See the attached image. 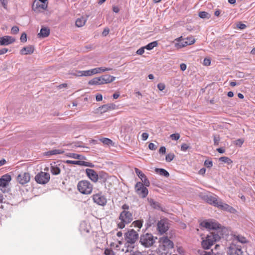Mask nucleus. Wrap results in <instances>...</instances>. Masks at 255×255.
<instances>
[{
    "mask_svg": "<svg viewBox=\"0 0 255 255\" xmlns=\"http://www.w3.org/2000/svg\"><path fill=\"white\" fill-rule=\"evenodd\" d=\"M50 34V29L45 27H42L40 32L38 34L39 37L44 38L47 37Z\"/></svg>",
    "mask_w": 255,
    "mask_h": 255,
    "instance_id": "25",
    "label": "nucleus"
},
{
    "mask_svg": "<svg viewBox=\"0 0 255 255\" xmlns=\"http://www.w3.org/2000/svg\"><path fill=\"white\" fill-rule=\"evenodd\" d=\"M234 240L242 244L246 243L247 242V239L244 237L240 235H235Z\"/></svg>",
    "mask_w": 255,
    "mask_h": 255,
    "instance_id": "29",
    "label": "nucleus"
},
{
    "mask_svg": "<svg viewBox=\"0 0 255 255\" xmlns=\"http://www.w3.org/2000/svg\"><path fill=\"white\" fill-rule=\"evenodd\" d=\"M65 162L68 164H77V165H82V161H75V160H67L65 161Z\"/></svg>",
    "mask_w": 255,
    "mask_h": 255,
    "instance_id": "40",
    "label": "nucleus"
},
{
    "mask_svg": "<svg viewBox=\"0 0 255 255\" xmlns=\"http://www.w3.org/2000/svg\"><path fill=\"white\" fill-rule=\"evenodd\" d=\"M180 69L182 71H185L186 69L187 66H186V65L185 63H182V64H180Z\"/></svg>",
    "mask_w": 255,
    "mask_h": 255,
    "instance_id": "64",
    "label": "nucleus"
},
{
    "mask_svg": "<svg viewBox=\"0 0 255 255\" xmlns=\"http://www.w3.org/2000/svg\"><path fill=\"white\" fill-rule=\"evenodd\" d=\"M157 45V41H153L151 43H149L147 45L144 46V48L147 50H150L152 49L154 47H156Z\"/></svg>",
    "mask_w": 255,
    "mask_h": 255,
    "instance_id": "35",
    "label": "nucleus"
},
{
    "mask_svg": "<svg viewBox=\"0 0 255 255\" xmlns=\"http://www.w3.org/2000/svg\"><path fill=\"white\" fill-rule=\"evenodd\" d=\"M170 136L172 138V139L174 140H178L180 137V134L178 133L172 134L170 135Z\"/></svg>",
    "mask_w": 255,
    "mask_h": 255,
    "instance_id": "43",
    "label": "nucleus"
},
{
    "mask_svg": "<svg viewBox=\"0 0 255 255\" xmlns=\"http://www.w3.org/2000/svg\"><path fill=\"white\" fill-rule=\"evenodd\" d=\"M63 166L62 165L59 164L58 166L57 164L55 163L54 164L51 165L50 171L53 175H58L60 173V167Z\"/></svg>",
    "mask_w": 255,
    "mask_h": 255,
    "instance_id": "24",
    "label": "nucleus"
},
{
    "mask_svg": "<svg viewBox=\"0 0 255 255\" xmlns=\"http://www.w3.org/2000/svg\"><path fill=\"white\" fill-rule=\"evenodd\" d=\"M63 152H64V151L60 149H53V150L47 151L46 153V155H52L62 154Z\"/></svg>",
    "mask_w": 255,
    "mask_h": 255,
    "instance_id": "32",
    "label": "nucleus"
},
{
    "mask_svg": "<svg viewBox=\"0 0 255 255\" xmlns=\"http://www.w3.org/2000/svg\"><path fill=\"white\" fill-rule=\"evenodd\" d=\"M93 200L98 205L104 206L107 203V199L101 193L93 195Z\"/></svg>",
    "mask_w": 255,
    "mask_h": 255,
    "instance_id": "15",
    "label": "nucleus"
},
{
    "mask_svg": "<svg viewBox=\"0 0 255 255\" xmlns=\"http://www.w3.org/2000/svg\"><path fill=\"white\" fill-rule=\"evenodd\" d=\"M174 157H175V155L173 153H168L166 156V157H165L166 161L167 162H170L174 159Z\"/></svg>",
    "mask_w": 255,
    "mask_h": 255,
    "instance_id": "39",
    "label": "nucleus"
},
{
    "mask_svg": "<svg viewBox=\"0 0 255 255\" xmlns=\"http://www.w3.org/2000/svg\"><path fill=\"white\" fill-rule=\"evenodd\" d=\"M134 171L136 174V175L138 176V177L141 179L142 181L143 180V179L145 178L146 176L145 175V174L142 173L139 169H138L137 168H134Z\"/></svg>",
    "mask_w": 255,
    "mask_h": 255,
    "instance_id": "33",
    "label": "nucleus"
},
{
    "mask_svg": "<svg viewBox=\"0 0 255 255\" xmlns=\"http://www.w3.org/2000/svg\"><path fill=\"white\" fill-rule=\"evenodd\" d=\"M185 39L187 43H188V45H190L194 44L196 41L195 39L192 37H187Z\"/></svg>",
    "mask_w": 255,
    "mask_h": 255,
    "instance_id": "41",
    "label": "nucleus"
},
{
    "mask_svg": "<svg viewBox=\"0 0 255 255\" xmlns=\"http://www.w3.org/2000/svg\"><path fill=\"white\" fill-rule=\"evenodd\" d=\"M165 85L163 83H159L157 85V88L160 91H163L165 89Z\"/></svg>",
    "mask_w": 255,
    "mask_h": 255,
    "instance_id": "59",
    "label": "nucleus"
},
{
    "mask_svg": "<svg viewBox=\"0 0 255 255\" xmlns=\"http://www.w3.org/2000/svg\"><path fill=\"white\" fill-rule=\"evenodd\" d=\"M244 142V139L240 138L235 140L234 141V143L239 146H241L243 144Z\"/></svg>",
    "mask_w": 255,
    "mask_h": 255,
    "instance_id": "45",
    "label": "nucleus"
},
{
    "mask_svg": "<svg viewBox=\"0 0 255 255\" xmlns=\"http://www.w3.org/2000/svg\"><path fill=\"white\" fill-rule=\"evenodd\" d=\"M30 179V176L28 173H22L17 177V180L21 184H24L28 183Z\"/></svg>",
    "mask_w": 255,
    "mask_h": 255,
    "instance_id": "19",
    "label": "nucleus"
},
{
    "mask_svg": "<svg viewBox=\"0 0 255 255\" xmlns=\"http://www.w3.org/2000/svg\"><path fill=\"white\" fill-rule=\"evenodd\" d=\"M143 222L141 220L135 221L132 223V225L134 227H137L140 229L142 226Z\"/></svg>",
    "mask_w": 255,
    "mask_h": 255,
    "instance_id": "38",
    "label": "nucleus"
},
{
    "mask_svg": "<svg viewBox=\"0 0 255 255\" xmlns=\"http://www.w3.org/2000/svg\"><path fill=\"white\" fill-rule=\"evenodd\" d=\"M109 31H110V30L108 28H105L102 32L103 36H107L109 34Z\"/></svg>",
    "mask_w": 255,
    "mask_h": 255,
    "instance_id": "61",
    "label": "nucleus"
},
{
    "mask_svg": "<svg viewBox=\"0 0 255 255\" xmlns=\"http://www.w3.org/2000/svg\"><path fill=\"white\" fill-rule=\"evenodd\" d=\"M177 251L179 254H183L184 253V250L181 246H176Z\"/></svg>",
    "mask_w": 255,
    "mask_h": 255,
    "instance_id": "52",
    "label": "nucleus"
},
{
    "mask_svg": "<svg viewBox=\"0 0 255 255\" xmlns=\"http://www.w3.org/2000/svg\"><path fill=\"white\" fill-rule=\"evenodd\" d=\"M156 239L157 238H154L152 234L146 233L140 236L139 242L144 247L149 248L155 243Z\"/></svg>",
    "mask_w": 255,
    "mask_h": 255,
    "instance_id": "7",
    "label": "nucleus"
},
{
    "mask_svg": "<svg viewBox=\"0 0 255 255\" xmlns=\"http://www.w3.org/2000/svg\"><path fill=\"white\" fill-rule=\"evenodd\" d=\"M119 220L120 222L118 223V226L120 229H123L126 224L130 223L133 220L132 214L129 211H123L120 215Z\"/></svg>",
    "mask_w": 255,
    "mask_h": 255,
    "instance_id": "4",
    "label": "nucleus"
},
{
    "mask_svg": "<svg viewBox=\"0 0 255 255\" xmlns=\"http://www.w3.org/2000/svg\"><path fill=\"white\" fill-rule=\"evenodd\" d=\"M211 64V60L209 58H205L203 61V64L205 66H209Z\"/></svg>",
    "mask_w": 255,
    "mask_h": 255,
    "instance_id": "55",
    "label": "nucleus"
},
{
    "mask_svg": "<svg viewBox=\"0 0 255 255\" xmlns=\"http://www.w3.org/2000/svg\"><path fill=\"white\" fill-rule=\"evenodd\" d=\"M145 49V48H144V46L140 48L139 49H138L136 51V53L137 55H141L142 54H143L144 53Z\"/></svg>",
    "mask_w": 255,
    "mask_h": 255,
    "instance_id": "51",
    "label": "nucleus"
},
{
    "mask_svg": "<svg viewBox=\"0 0 255 255\" xmlns=\"http://www.w3.org/2000/svg\"><path fill=\"white\" fill-rule=\"evenodd\" d=\"M142 184L143 186L148 187L150 185V182L148 179L146 177L145 178L143 179L142 181Z\"/></svg>",
    "mask_w": 255,
    "mask_h": 255,
    "instance_id": "49",
    "label": "nucleus"
},
{
    "mask_svg": "<svg viewBox=\"0 0 255 255\" xmlns=\"http://www.w3.org/2000/svg\"><path fill=\"white\" fill-rule=\"evenodd\" d=\"M201 255H216V254H214L213 252V251H211L210 252H206L204 251L202 252Z\"/></svg>",
    "mask_w": 255,
    "mask_h": 255,
    "instance_id": "57",
    "label": "nucleus"
},
{
    "mask_svg": "<svg viewBox=\"0 0 255 255\" xmlns=\"http://www.w3.org/2000/svg\"><path fill=\"white\" fill-rule=\"evenodd\" d=\"M109 111L115 110L117 108V106L114 104H106Z\"/></svg>",
    "mask_w": 255,
    "mask_h": 255,
    "instance_id": "47",
    "label": "nucleus"
},
{
    "mask_svg": "<svg viewBox=\"0 0 255 255\" xmlns=\"http://www.w3.org/2000/svg\"><path fill=\"white\" fill-rule=\"evenodd\" d=\"M50 179V175L48 173L45 172H40L35 177V181L39 184H45L47 183Z\"/></svg>",
    "mask_w": 255,
    "mask_h": 255,
    "instance_id": "9",
    "label": "nucleus"
},
{
    "mask_svg": "<svg viewBox=\"0 0 255 255\" xmlns=\"http://www.w3.org/2000/svg\"><path fill=\"white\" fill-rule=\"evenodd\" d=\"M11 180V177L8 174H5L0 178V187H5Z\"/></svg>",
    "mask_w": 255,
    "mask_h": 255,
    "instance_id": "20",
    "label": "nucleus"
},
{
    "mask_svg": "<svg viewBox=\"0 0 255 255\" xmlns=\"http://www.w3.org/2000/svg\"><path fill=\"white\" fill-rule=\"evenodd\" d=\"M91 70L92 75H95L97 74L101 73L106 71H111L112 70V68H106L104 67H97Z\"/></svg>",
    "mask_w": 255,
    "mask_h": 255,
    "instance_id": "23",
    "label": "nucleus"
},
{
    "mask_svg": "<svg viewBox=\"0 0 255 255\" xmlns=\"http://www.w3.org/2000/svg\"><path fill=\"white\" fill-rule=\"evenodd\" d=\"M19 28L17 26H13L11 29V33L13 34H16L19 32Z\"/></svg>",
    "mask_w": 255,
    "mask_h": 255,
    "instance_id": "42",
    "label": "nucleus"
},
{
    "mask_svg": "<svg viewBox=\"0 0 255 255\" xmlns=\"http://www.w3.org/2000/svg\"><path fill=\"white\" fill-rule=\"evenodd\" d=\"M237 27L240 29H244L246 27V24L239 22L237 24Z\"/></svg>",
    "mask_w": 255,
    "mask_h": 255,
    "instance_id": "54",
    "label": "nucleus"
},
{
    "mask_svg": "<svg viewBox=\"0 0 255 255\" xmlns=\"http://www.w3.org/2000/svg\"><path fill=\"white\" fill-rule=\"evenodd\" d=\"M67 156L72 158L78 159L80 160L84 159V156H83L82 155L74 153H69L67 154Z\"/></svg>",
    "mask_w": 255,
    "mask_h": 255,
    "instance_id": "30",
    "label": "nucleus"
},
{
    "mask_svg": "<svg viewBox=\"0 0 255 255\" xmlns=\"http://www.w3.org/2000/svg\"><path fill=\"white\" fill-rule=\"evenodd\" d=\"M228 253L230 255H242L241 249L235 244H232L228 248Z\"/></svg>",
    "mask_w": 255,
    "mask_h": 255,
    "instance_id": "17",
    "label": "nucleus"
},
{
    "mask_svg": "<svg viewBox=\"0 0 255 255\" xmlns=\"http://www.w3.org/2000/svg\"><path fill=\"white\" fill-rule=\"evenodd\" d=\"M174 41L176 42L175 47L177 49H180L188 45L186 39H183L182 36L176 38Z\"/></svg>",
    "mask_w": 255,
    "mask_h": 255,
    "instance_id": "21",
    "label": "nucleus"
},
{
    "mask_svg": "<svg viewBox=\"0 0 255 255\" xmlns=\"http://www.w3.org/2000/svg\"><path fill=\"white\" fill-rule=\"evenodd\" d=\"M138 237L137 233L133 229L129 230L125 234V239L128 243L133 244Z\"/></svg>",
    "mask_w": 255,
    "mask_h": 255,
    "instance_id": "11",
    "label": "nucleus"
},
{
    "mask_svg": "<svg viewBox=\"0 0 255 255\" xmlns=\"http://www.w3.org/2000/svg\"><path fill=\"white\" fill-rule=\"evenodd\" d=\"M220 138L219 137L216 135L214 136V142L215 145H218L219 143Z\"/></svg>",
    "mask_w": 255,
    "mask_h": 255,
    "instance_id": "58",
    "label": "nucleus"
},
{
    "mask_svg": "<svg viewBox=\"0 0 255 255\" xmlns=\"http://www.w3.org/2000/svg\"><path fill=\"white\" fill-rule=\"evenodd\" d=\"M93 188V185L88 180H81L77 184L78 191L83 194H90L92 192Z\"/></svg>",
    "mask_w": 255,
    "mask_h": 255,
    "instance_id": "5",
    "label": "nucleus"
},
{
    "mask_svg": "<svg viewBox=\"0 0 255 255\" xmlns=\"http://www.w3.org/2000/svg\"><path fill=\"white\" fill-rule=\"evenodd\" d=\"M227 232L226 228L219 229L216 232H213L208 235L205 239L202 240L201 245L205 249H209L215 242L219 241Z\"/></svg>",
    "mask_w": 255,
    "mask_h": 255,
    "instance_id": "1",
    "label": "nucleus"
},
{
    "mask_svg": "<svg viewBox=\"0 0 255 255\" xmlns=\"http://www.w3.org/2000/svg\"><path fill=\"white\" fill-rule=\"evenodd\" d=\"M100 141H101L104 145H113L114 144L113 141L108 138H101L100 139Z\"/></svg>",
    "mask_w": 255,
    "mask_h": 255,
    "instance_id": "31",
    "label": "nucleus"
},
{
    "mask_svg": "<svg viewBox=\"0 0 255 255\" xmlns=\"http://www.w3.org/2000/svg\"><path fill=\"white\" fill-rule=\"evenodd\" d=\"M166 152V148L164 146H162L159 148V152L160 153L164 154Z\"/></svg>",
    "mask_w": 255,
    "mask_h": 255,
    "instance_id": "63",
    "label": "nucleus"
},
{
    "mask_svg": "<svg viewBox=\"0 0 255 255\" xmlns=\"http://www.w3.org/2000/svg\"><path fill=\"white\" fill-rule=\"evenodd\" d=\"M156 146L153 143H150L148 145V148L152 150H154L156 149Z\"/></svg>",
    "mask_w": 255,
    "mask_h": 255,
    "instance_id": "60",
    "label": "nucleus"
},
{
    "mask_svg": "<svg viewBox=\"0 0 255 255\" xmlns=\"http://www.w3.org/2000/svg\"><path fill=\"white\" fill-rule=\"evenodd\" d=\"M116 78L114 76L105 75L98 77H95L90 80L88 84L91 85H100L109 84L113 82Z\"/></svg>",
    "mask_w": 255,
    "mask_h": 255,
    "instance_id": "3",
    "label": "nucleus"
},
{
    "mask_svg": "<svg viewBox=\"0 0 255 255\" xmlns=\"http://www.w3.org/2000/svg\"><path fill=\"white\" fill-rule=\"evenodd\" d=\"M202 198L206 202L215 207H216L219 200L216 196H213L211 195H203Z\"/></svg>",
    "mask_w": 255,
    "mask_h": 255,
    "instance_id": "14",
    "label": "nucleus"
},
{
    "mask_svg": "<svg viewBox=\"0 0 255 255\" xmlns=\"http://www.w3.org/2000/svg\"><path fill=\"white\" fill-rule=\"evenodd\" d=\"M98 112H100L101 114L107 112L109 111L107 105H103L102 106L99 107L97 109Z\"/></svg>",
    "mask_w": 255,
    "mask_h": 255,
    "instance_id": "36",
    "label": "nucleus"
},
{
    "mask_svg": "<svg viewBox=\"0 0 255 255\" xmlns=\"http://www.w3.org/2000/svg\"><path fill=\"white\" fill-rule=\"evenodd\" d=\"M219 160L224 163H227L230 165L233 163V161L229 157L226 156L221 157L219 158Z\"/></svg>",
    "mask_w": 255,
    "mask_h": 255,
    "instance_id": "34",
    "label": "nucleus"
},
{
    "mask_svg": "<svg viewBox=\"0 0 255 255\" xmlns=\"http://www.w3.org/2000/svg\"><path fill=\"white\" fill-rule=\"evenodd\" d=\"M135 190L136 193L142 198L146 197L148 193V189L140 182L136 183L135 186Z\"/></svg>",
    "mask_w": 255,
    "mask_h": 255,
    "instance_id": "10",
    "label": "nucleus"
},
{
    "mask_svg": "<svg viewBox=\"0 0 255 255\" xmlns=\"http://www.w3.org/2000/svg\"><path fill=\"white\" fill-rule=\"evenodd\" d=\"M149 136V134L148 133H147V132H143L142 135H141V137H142V139L143 140V141H145L146 140V139H147L148 137Z\"/></svg>",
    "mask_w": 255,
    "mask_h": 255,
    "instance_id": "56",
    "label": "nucleus"
},
{
    "mask_svg": "<svg viewBox=\"0 0 255 255\" xmlns=\"http://www.w3.org/2000/svg\"><path fill=\"white\" fill-rule=\"evenodd\" d=\"M199 16L201 18H209L210 14L206 11H201L199 13Z\"/></svg>",
    "mask_w": 255,
    "mask_h": 255,
    "instance_id": "37",
    "label": "nucleus"
},
{
    "mask_svg": "<svg viewBox=\"0 0 255 255\" xmlns=\"http://www.w3.org/2000/svg\"><path fill=\"white\" fill-rule=\"evenodd\" d=\"M48 7V0H34L32 9L36 13L43 12L47 10Z\"/></svg>",
    "mask_w": 255,
    "mask_h": 255,
    "instance_id": "6",
    "label": "nucleus"
},
{
    "mask_svg": "<svg viewBox=\"0 0 255 255\" xmlns=\"http://www.w3.org/2000/svg\"><path fill=\"white\" fill-rule=\"evenodd\" d=\"M155 172L161 176L164 177H168L169 176V173L165 169L162 168H156Z\"/></svg>",
    "mask_w": 255,
    "mask_h": 255,
    "instance_id": "28",
    "label": "nucleus"
},
{
    "mask_svg": "<svg viewBox=\"0 0 255 255\" xmlns=\"http://www.w3.org/2000/svg\"><path fill=\"white\" fill-rule=\"evenodd\" d=\"M87 21V19L83 16H81L77 19L75 22V24L76 26L78 27H81L83 26Z\"/></svg>",
    "mask_w": 255,
    "mask_h": 255,
    "instance_id": "26",
    "label": "nucleus"
},
{
    "mask_svg": "<svg viewBox=\"0 0 255 255\" xmlns=\"http://www.w3.org/2000/svg\"><path fill=\"white\" fill-rule=\"evenodd\" d=\"M76 75L77 76H92L91 70H88L85 71H78L77 72Z\"/></svg>",
    "mask_w": 255,
    "mask_h": 255,
    "instance_id": "27",
    "label": "nucleus"
},
{
    "mask_svg": "<svg viewBox=\"0 0 255 255\" xmlns=\"http://www.w3.org/2000/svg\"><path fill=\"white\" fill-rule=\"evenodd\" d=\"M20 41L22 42H25L27 41V36L25 33H23L20 38Z\"/></svg>",
    "mask_w": 255,
    "mask_h": 255,
    "instance_id": "50",
    "label": "nucleus"
},
{
    "mask_svg": "<svg viewBox=\"0 0 255 255\" xmlns=\"http://www.w3.org/2000/svg\"><path fill=\"white\" fill-rule=\"evenodd\" d=\"M81 165H85L86 166H89V167H93V165L92 163L88 162H85L82 161V164Z\"/></svg>",
    "mask_w": 255,
    "mask_h": 255,
    "instance_id": "62",
    "label": "nucleus"
},
{
    "mask_svg": "<svg viewBox=\"0 0 255 255\" xmlns=\"http://www.w3.org/2000/svg\"><path fill=\"white\" fill-rule=\"evenodd\" d=\"M34 47L32 45H28L22 48L20 51V53L21 55L31 54L33 53Z\"/></svg>",
    "mask_w": 255,
    "mask_h": 255,
    "instance_id": "22",
    "label": "nucleus"
},
{
    "mask_svg": "<svg viewBox=\"0 0 255 255\" xmlns=\"http://www.w3.org/2000/svg\"><path fill=\"white\" fill-rule=\"evenodd\" d=\"M204 164L207 167H211L213 165V163L212 161L206 160L205 161Z\"/></svg>",
    "mask_w": 255,
    "mask_h": 255,
    "instance_id": "53",
    "label": "nucleus"
},
{
    "mask_svg": "<svg viewBox=\"0 0 255 255\" xmlns=\"http://www.w3.org/2000/svg\"><path fill=\"white\" fill-rule=\"evenodd\" d=\"M168 228V222L166 219L161 220L157 224V230L160 234L165 233Z\"/></svg>",
    "mask_w": 255,
    "mask_h": 255,
    "instance_id": "13",
    "label": "nucleus"
},
{
    "mask_svg": "<svg viewBox=\"0 0 255 255\" xmlns=\"http://www.w3.org/2000/svg\"><path fill=\"white\" fill-rule=\"evenodd\" d=\"M104 255H115L114 252L109 249H105Z\"/></svg>",
    "mask_w": 255,
    "mask_h": 255,
    "instance_id": "44",
    "label": "nucleus"
},
{
    "mask_svg": "<svg viewBox=\"0 0 255 255\" xmlns=\"http://www.w3.org/2000/svg\"><path fill=\"white\" fill-rule=\"evenodd\" d=\"M85 172L88 177L94 183H96L98 181V175L94 170L87 168L86 169Z\"/></svg>",
    "mask_w": 255,
    "mask_h": 255,
    "instance_id": "16",
    "label": "nucleus"
},
{
    "mask_svg": "<svg viewBox=\"0 0 255 255\" xmlns=\"http://www.w3.org/2000/svg\"><path fill=\"white\" fill-rule=\"evenodd\" d=\"M200 226L209 230H213L214 232H216L218 230L224 228L220 227V225L217 222L209 220L203 221L200 223Z\"/></svg>",
    "mask_w": 255,
    "mask_h": 255,
    "instance_id": "8",
    "label": "nucleus"
},
{
    "mask_svg": "<svg viewBox=\"0 0 255 255\" xmlns=\"http://www.w3.org/2000/svg\"><path fill=\"white\" fill-rule=\"evenodd\" d=\"M0 2L3 7L6 9L7 7L8 0H0Z\"/></svg>",
    "mask_w": 255,
    "mask_h": 255,
    "instance_id": "46",
    "label": "nucleus"
},
{
    "mask_svg": "<svg viewBox=\"0 0 255 255\" xmlns=\"http://www.w3.org/2000/svg\"><path fill=\"white\" fill-rule=\"evenodd\" d=\"M15 39L11 36L0 37V45H7L13 43Z\"/></svg>",
    "mask_w": 255,
    "mask_h": 255,
    "instance_id": "18",
    "label": "nucleus"
},
{
    "mask_svg": "<svg viewBox=\"0 0 255 255\" xmlns=\"http://www.w3.org/2000/svg\"><path fill=\"white\" fill-rule=\"evenodd\" d=\"M158 244L156 252L160 255H167L170 250L172 249L174 246L173 242L166 236L160 238Z\"/></svg>",
    "mask_w": 255,
    "mask_h": 255,
    "instance_id": "2",
    "label": "nucleus"
},
{
    "mask_svg": "<svg viewBox=\"0 0 255 255\" xmlns=\"http://www.w3.org/2000/svg\"><path fill=\"white\" fill-rule=\"evenodd\" d=\"M189 147V146L186 143H183L181 146V150L183 151H186Z\"/></svg>",
    "mask_w": 255,
    "mask_h": 255,
    "instance_id": "48",
    "label": "nucleus"
},
{
    "mask_svg": "<svg viewBox=\"0 0 255 255\" xmlns=\"http://www.w3.org/2000/svg\"><path fill=\"white\" fill-rule=\"evenodd\" d=\"M216 207L219 208L224 211L229 212L231 213H235L236 212V210L232 206L228 204L224 203L221 200H219L217 204Z\"/></svg>",
    "mask_w": 255,
    "mask_h": 255,
    "instance_id": "12",
    "label": "nucleus"
}]
</instances>
